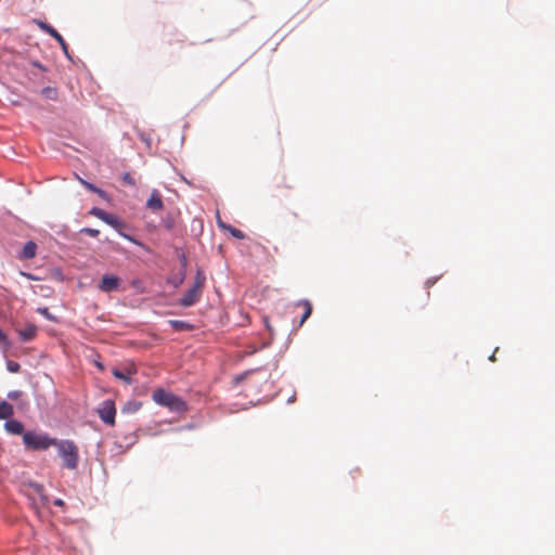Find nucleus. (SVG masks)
<instances>
[{
    "label": "nucleus",
    "instance_id": "39448f33",
    "mask_svg": "<svg viewBox=\"0 0 555 555\" xmlns=\"http://www.w3.org/2000/svg\"><path fill=\"white\" fill-rule=\"evenodd\" d=\"M89 214L94 216L95 218L102 220L106 224L111 225L119 233H121V231L126 228V223L124 221H121L117 216H115L113 214H108L102 208L93 207V208H91Z\"/></svg>",
    "mask_w": 555,
    "mask_h": 555
},
{
    "label": "nucleus",
    "instance_id": "9d476101",
    "mask_svg": "<svg viewBox=\"0 0 555 555\" xmlns=\"http://www.w3.org/2000/svg\"><path fill=\"white\" fill-rule=\"evenodd\" d=\"M4 427L8 433L12 435H24L26 431H24V425L22 422L17 420H9L5 422Z\"/></svg>",
    "mask_w": 555,
    "mask_h": 555
},
{
    "label": "nucleus",
    "instance_id": "2f4dec72",
    "mask_svg": "<svg viewBox=\"0 0 555 555\" xmlns=\"http://www.w3.org/2000/svg\"><path fill=\"white\" fill-rule=\"evenodd\" d=\"M94 363H95V365L99 367V370H101V371H103V370H104V365H103L101 362L95 361Z\"/></svg>",
    "mask_w": 555,
    "mask_h": 555
},
{
    "label": "nucleus",
    "instance_id": "bb28decb",
    "mask_svg": "<svg viewBox=\"0 0 555 555\" xmlns=\"http://www.w3.org/2000/svg\"><path fill=\"white\" fill-rule=\"evenodd\" d=\"M281 188L292 189L293 185L287 181L286 177L282 178V182L279 184Z\"/></svg>",
    "mask_w": 555,
    "mask_h": 555
},
{
    "label": "nucleus",
    "instance_id": "20e7f679",
    "mask_svg": "<svg viewBox=\"0 0 555 555\" xmlns=\"http://www.w3.org/2000/svg\"><path fill=\"white\" fill-rule=\"evenodd\" d=\"M89 214L94 216L95 218L102 220L106 224L111 225L119 233H121V231L126 228V223L124 221H121L117 216H115L113 214H108L102 208L93 207V208H91Z\"/></svg>",
    "mask_w": 555,
    "mask_h": 555
},
{
    "label": "nucleus",
    "instance_id": "f257e3e1",
    "mask_svg": "<svg viewBox=\"0 0 555 555\" xmlns=\"http://www.w3.org/2000/svg\"><path fill=\"white\" fill-rule=\"evenodd\" d=\"M63 460V464L68 469H76L79 461L78 447L72 440H57L54 444Z\"/></svg>",
    "mask_w": 555,
    "mask_h": 555
},
{
    "label": "nucleus",
    "instance_id": "7ed1b4c3",
    "mask_svg": "<svg viewBox=\"0 0 555 555\" xmlns=\"http://www.w3.org/2000/svg\"><path fill=\"white\" fill-rule=\"evenodd\" d=\"M153 400L157 404L166 406L172 412H182L185 410V403L181 398L162 388L154 390Z\"/></svg>",
    "mask_w": 555,
    "mask_h": 555
},
{
    "label": "nucleus",
    "instance_id": "dca6fc26",
    "mask_svg": "<svg viewBox=\"0 0 555 555\" xmlns=\"http://www.w3.org/2000/svg\"><path fill=\"white\" fill-rule=\"evenodd\" d=\"M14 414L13 405L10 404L7 401L0 402V420H8L11 418Z\"/></svg>",
    "mask_w": 555,
    "mask_h": 555
},
{
    "label": "nucleus",
    "instance_id": "7c9ffc66",
    "mask_svg": "<svg viewBox=\"0 0 555 555\" xmlns=\"http://www.w3.org/2000/svg\"><path fill=\"white\" fill-rule=\"evenodd\" d=\"M244 376H245V374L235 376V378H234L235 383L241 382L244 378Z\"/></svg>",
    "mask_w": 555,
    "mask_h": 555
},
{
    "label": "nucleus",
    "instance_id": "473e14b6",
    "mask_svg": "<svg viewBox=\"0 0 555 555\" xmlns=\"http://www.w3.org/2000/svg\"><path fill=\"white\" fill-rule=\"evenodd\" d=\"M498 349H499V348H496V349L494 350V352L491 354V357L489 358V359H490V361H492V362H494V361H495V352L498 351Z\"/></svg>",
    "mask_w": 555,
    "mask_h": 555
},
{
    "label": "nucleus",
    "instance_id": "c756f323",
    "mask_svg": "<svg viewBox=\"0 0 555 555\" xmlns=\"http://www.w3.org/2000/svg\"><path fill=\"white\" fill-rule=\"evenodd\" d=\"M54 505H56V506H63V505H64V501H63V500H61V499H56V500L54 501Z\"/></svg>",
    "mask_w": 555,
    "mask_h": 555
},
{
    "label": "nucleus",
    "instance_id": "ddd939ff",
    "mask_svg": "<svg viewBox=\"0 0 555 555\" xmlns=\"http://www.w3.org/2000/svg\"><path fill=\"white\" fill-rule=\"evenodd\" d=\"M37 334V327L34 324L27 325L25 328L18 332L20 338L23 341H29L35 338Z\"/></svg>",
    "mask_w": 555,
    "mask_h": 555
},
{
    "label": "nucleus",
    "instance_id": "6e6552de",
    "mask_svg": "<svg viewBox=\"0 0 555 555\" xmlns=\"http://www.w3.org/2000/svg\"><path fill=\"white\" fill-rule=\"evenodd\" d=\"M38 25L44 33L53 37L54 41H57L60 43L64 53L68 55V46L65 42L64 38L59 34V31L44 22H39Z\"/></svg>",
    "mask_w": 555,
    "mask_h": 555
},
{
    "label": "nucleus",
    "instance_id": "9b49d317",
    "mask_svg": "<svg viewBox=\"0 0 555 555\" xmlns=\"http://www.w3.org/2000/svg\"><path fill=\"white\" fill-rule=\"evenodd\" d=\"M198 299V288L194 285L188 293L180 299V304L184 307L192 306Z\"/></svg>",
    "mask_w": 555,
    "mask_h": 555
},
{
    "label": "nucleus",
    "instance_id": "0eeeda50",
    "mask_svg": "<svg viewBox=\"0 0 555 555\" xmlns=\"http://www.w3.org/2000/svg\"><path fill=\"white\" fill-rule=\"evenodd\" d=\"M120 282L121 280L118 276L113 274H105L103 275L98 287L103 293H111L119 288Z\"/></svg>",
    "mask_w": 555,
    "mask_h": 555
},
{
    "label": "nucleus",
    "instance_id": "5701e85b",
    "mask_svg": "<svg viewBox=\"0 0 555 555\" xmlns=\"http://www.w3.org/2000/svg\"><path fill=\"white\" fill-rule=\"evenodd\" d=\"M78 180L87 190H89V191H91L93 193L96 191L98 186H95L94 184H92V183H90V182H88V181H86V180H83V179H81L79 177H78Z\"/></svg>",
    "mask_w": 555,
    "mask_h": 555
},
{
    "label": "nucleus",
    "instance_id": "cd10ccee",
    "mask_svg": "<svg viewBox=\"0 0 555 555\" xmlns=\"http://www.w3.org/2000/svg\"><path fill=\"white\" fill-rule=\"evenodd\" d=\"M95 194H98L100 197L106 199L107 198V194L105 191H103L102 189H99L96 188V191L94 192Z\"/></svg>",
    "mask_w": 555,
    "mask_h": 555
},
{
    "label": "nucleus",
    "instance_id": "b1692460",
    "mask_svg": "<svg viewBox=\"0 0 555 555\" xmlns=\"http://www.w3.org/2000/svg\"><path fill=\"white\" fill-rule=\"evenodd\" d=\"M38 312L40 314H42L44 318H47L48 320H54V318L52 317V314L49 312V309L47 307H43V308H39L38 309Z\"/></svg>",
    "mask_w": 555,
    "mask_h": 555
},
{
    "label": "nucleus",
    "instance_id": "4468645a",
    "mask_svg": "<svg viewBox=\"0 0 555 555\" xmlns=\"http://www.w3.org/2000/svg\"><path fill=\"white\" fill-rule=\"evenodd\" d=\"M297 306L304 308L302 315L299 322V326H301L306 322V320L311 315L312 305L309 300L302 299L297 302Z\"/></svg>",
    "mask_w": 555,
    "mask_h": 555
},
{
    "label": "nucleus",
    "instance_id": "a211bd4d",
    "mask_svg": "<svg viewBox=\"0 0 555 555\" xmlns=\"http://www.w3.org/2000/svg\"><path fill=\"white\" fill-rule=\"evenodd\" d=\"M112 373L116 378L121 379V380L126 382L127 384L132 383L131 378L126 373L119 371L118 369H114Z\"/></svg>",
    "mask_w": 555,
    "mask_h": 555
},
{
    "label": "nucleus",
    "instance_id": "4be33fe9",
    "mask_svg": "<svg viewBox=\"0 0 555 555\" xmlns=\"http://www.w3.org/2000/svg\"><path fill=\"white\" fill-rule=\"evenodd\" d=\"M42 93L48 98V99H55L56 98V90L53 89V88H44L42 90Z\"/></svg>",
    "mask_w": 555,
    "mask_h": 555
},
{
    "label": "nucleus",
    "instance_id": "2eb2a0df",
    "mask_svg": "<svg viewBox=\"0 0 555 555\" xmlns=\"http://www.w3.org/2000/svg\"><path fill=\"white\" fill-rule=\"evenodd\" d=\"M217 222L219 224L220 228L224 229V230H228L232 236L238 238V240H243L245 237L244 233L240 230V229H236L234 227H231V225H227L224 224L221 219H220V216H219V212L217 211Z\"/></svg>",
    "mask_w": 555,
    "mask_h": 555
},
{
    "label": "nucleus",
    "instance_id": "a878e982",
    "mask_svg": "<svg viewBox=\"0 0 555 555\" xmlns=\"http://www.w3.org/2000/svg\"><path fill=\"white\" fill-rule=\"evenodd\" d=\"M122 180H124L126 183H128V184L134 185V180H133V178L131 177V175H130V173H125V175L122 176Z\"/></svg>",
    "mask_w": 555,
    "mask_h": 555
},
{
    "label": "nucleus",
    "instance_id": "f3484780",
    "mask_svg": "<svg viewBox=\"0 0 555 555\" xmlns=\"http://www.w3.org/2000/svg\"><path fill=\"white\" fill-rule=\"evenodd\" d=\"M169 324L172 326L175 331H190L193 328L191 324L181 320H170Z\"/></svg>",
    "mask_w": 555,
    "mask_h": 555
},
{
    "label": "nucleus",
    "instance_id": "f03ea898",
    "mask_svg": "<svg viewBox=\"0 0 555 555\" xmlns=\"http://www.w3.org/2000/svg\"><path fill=\"white\" fill-rule=\"evenodd\" d=\"M23 442L29 450H48L56 444V438H52L48 434L28 430L23 435Z\"/></svg>",
    "mask_w": 555,
    "mask_h": 555
},
{
    "label": "nucleus",
    "instance_id": "423d86ee",
    "mask_svg": "<svg viewBox=\"0 0 555 555\" xmlns=\"http://www.w3.org/2000/svg\"><path fill=\"white\" fill-rule=\"evenodd\" d=\"M100 418L107 425L113 426L115 424L116 408L112 400H105L98 409Z\"/></svg>",
    "mask_w": 555,
    "mask_h": 555
},
{
    "label": "nucleus",
    "instance_id": "412c9836",
    "mask_svg": "<svg viewBox=\"0 0 555 555\" xmlns=\"http://www.w3.org/2000/svg\"><path fill=\"white\" fill-rule=\"evenodd\" d=\"M81 233H86L92 237H98L100 234V231L96 229H92V228H83V229H81Z\"/></svg>",
    "mask_w": 555,
    "mask_h": 555
},
{
    "label": "nucleus",
    "instance_id": "1a4fd4ad",
    "mask_svg": "<svg viewBox=\"0 0 555 555\" xmlns=\"http://www.w3.org/2000/svg\"><path fill=\"white\" fill-rule=\"evenodd\" d=\"M146 207L153 211H159L163 209L164 204L158 191L154 190L151 193V196L146 202Z\"/></svg>",
    "mask_w": 555,
    "mask_h": 555
},
{
    "label": "nucleus",
    "instance_id": "6ab92c4d",
    "mask_svg": "<svg viewBox=\"0 0 555 555\" xmlns=\"http://www.w3.org/2000/svg\"><path fill=\"white\" fill-rule=\"evenodd\" d=\"M7 369L9 372L11 373H18L20 370H21V365L18 362H15V361H12V360H9L7 362Z\"/></svg>",
    "mask_w": 555,
    "mask_h": 555
},
{
    "label": "nucleus",
    "instance_id": "393cba45",
    "mask_svg": "<svg viewBox=\"0 0 555 555\" xmlns=\"http://www.w3.org/2000/svg\"><path fill=\"white\" fill-rule=\"evenodd\" d=\"M23 392L20 390H12L8 393V398L11 400H17L22 397Z\"/></svg>",
    "mask_w": 555,
    "mask_h": 555
},
{
    "label": "nucleus",
    "instance_id": "c85d7f7f",
    "mask_svg": "<svg viewBox=\"0 0 555 555\" xmlns=\"http://www.w3.org/2000/svg\"><path fill=\"white\" fill-rule=\"evenodd\" d=\"M0 343L8 345L7 335L0 330Z\"/></svg>",
    "mask_w": 555,
    "mask_h": 555
},
{
    "label": "nucleus",
    "instance_id": "f8f14e48",
    "mask_svg": "<svg viewBox=\"0 0 555 555\" xmlns=\"http://www.w3.org/2000/svg\"><path fill=\"white\" fill-rule=\"evenodd\" d=\"M37 245L33 241H28L21 253L20 258L22 259H31L36 256Z\"/></svg>",
    "mask_w": 555,
    "mask_h": 555
},
{
    "label": "nucleus",
    "instance_id": "aec40b11",
    "mask_svg": "<svg viewBox=\"0 0 555 555\" xmlns=\"http://www.w3.org/2000/svg\"><path fill=\"white\" fill-rule=\"evenodd\" d=\"M35 491L41 496L42 502L46 504L48 502V498L43 494L44 488L41 485H34Z\"/></svg>",
    "mask_w": 555,
    "mask_h": 555
}]
</instances>
